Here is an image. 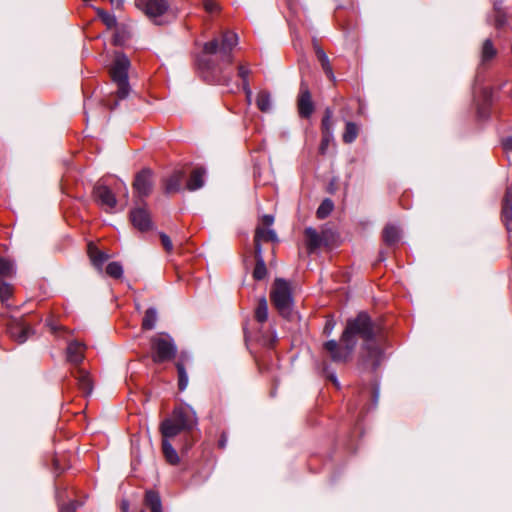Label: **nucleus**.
Masks as SVG:
<instances>
[{"label":"nucleus","mask_w":512,"mask_h":512,"mask_svg":"<svg viewBox=\"0 0 512 512\" xmlns=\"http://www.w3.org/2000/svg\"><path fill=\"white\" fill-rule=\"evenodd\" d=\"M357 338L364 341L366 361L376 368L382 359L384 335L379 327L375 326L366 313H360L356 318L347 321L340 342L327 341L324 349L334 362H346L350 359L357 344Z\"/></svg>","instance_id":"nucleus-1"},{"label":"nucleus","mask_w":512,"mask_h":512,"mask_svg":"<svg viewBox=\"0 0 512 512\" xmlns=\"http://www.w3.org/2000/svg\"><path fill=\"white\" fill-rule=\"evenodd\" d=\"M238 44V36L232 31H225L221 38H214L206 42L203 46V55L199 59V67L209 81L227 85L230 77L223 74L225 65H230L233 61L232 50Z\"/></svg>","instance_id":"nucleus-2"},{"label":"nucleus","mask_w":512,"mask_h":512,"mask_svg":"<svg viewBox=\"0 0 512 512\" xmlns=\"http://www.w3.org/2000/svg\"><path fill=\"white\" fill-rule=\"evenodd\" d=\"M197 424L195 411L188 405H180L174 408L170 417L163 420L160 424L162 435V452L165 460L171 465H177L180 462L177 451L170 443L181 432L192 430Z\"/></svg>","instance_id":"nucleus-3"},{"label":"nucleus","mask_w":512,"mask_h":512,"mask_svg":"<svg viewBox=\"0 0 512 512\" xmlns=\"http://www.w3.org/2000/svg\"><path fill=\"white\" fill-rule=\"evenodd\" d=\"M270 299L281 316L288 318L291 315L293 297L289 282L280 278L276 279L271 288Z\"/></svg>","instance_id":"nucleus-4"},{"label":"nucleus","mask_w":512,"mask_h":512,"mask_svg":"<svg viewBox=\"0 0 512 512\" xmlns=\"http://www.w3.org/2000/svg\"><path fill=\"white\" fill-rule=\"evenodd\" d=\"M130 67L129 59L122 53H117L110 67V76L112 81L117 85V97L125 99L130 93L128 83V69Z\"/></svg>","instance_id":"nucleus-5"},{"label":"nucleus","mask_w":512,"mask_h":512,"mask_svg":"<svg viewBox=\"0 0 512 512\" xmlns=\"http://www.w3.org/2000/svg\"><path fill=\"white\" fill-rule=\"evenodd\" d=\"M152 358L155 363H162L174 358L176 346L173 339L164 333L157 334L151 338Z\"/></svg>","instance_id":"nucleus-6"},{"label":"nucleus","mask_w":512,"mask_h":512,"mask_svg":"<svg viewBox=\"0 0 512 512\" xmlns=\"http://www.w3.org/2000/svg\"><path fill=\"white\" fill-rule=\"evenodd\" d=\"M331 236V231L326 228L317 231L312 227H307L304 230V237L308 253H314L320 247L328 245Z\"/></svg>","instance_id":"nucleus-7"},{"label":"nucleus","mask_w":512,"mask_h":512,"mask_svg":"<svg viewBox=\"0 0 512 512\" xmlns=\"http://www.w3.org/2000/svg\"><path fill=\"white\" fill-rule=\"evenodd\" d=\"M135 5L156 24H160L157 19L163 16L169 8V4L166 0H136Z\"/></svg>","instance_id":"nucleus-8"},{"label":"nucleus","mask_w":512,"mask_h":512,"mask_svg":"<svg viewBox=\"0 0 512 512\" xmlns=\"http://www.w3.org/2000/svg\"><path fill=\"white\" fill-rule=\"evenodd\" d=\"M93 194L96 201L106 212H111L116 207V197L109 187L98 184L94 187Z\"/></svg>","instance_id":"nucleus-9"},{"label":"nucleus","mask_w":512,"mask_h":512,"mask_svg":"<svg viewBox=\"0 0 512 512\" xmlns=\"http://www.w3.org/2000/svg\"><path fill=\"white\" fill-rule=\"evenodd\" d=\"M299 115L303 118H309L314 111V105L308 87L301 84L300 92L297 99Z\"/></svg>","instance_id":"nucleus-10"},{"label":"nucleus","mask_w":512,"mask_h":512,"mask_svg":"<svg viewBox=\"0 0 512 512\" xmlns=\"http://www.w3.org/2000/svg\"><path fill=\"white\" fill-rule=\"evenodd\" d=\"M135 192L140 197H146L152 190V173L150 170H142L136 175L133 183Z\"/></svg>","instance_id":"nucleus-11"},{"label":"nucleus","mask_w":512,"mask_h":512,"mask_svg":"<svg viewBox=\"0 0 512 512\" xmlns=\"http://www.w3.org/2000/svg\"><path fill=\"white\" fill-rule=\"evenodd\" d=\"M8 333L15 341L23 343L32 333V329L22 320H12L8 326Z\"/></svg>","instance_id":"nucleus-12"},{"label":"nucleus","mask_w":512,"mask_h":512,"mask_svg":"<svg viewBox=\"0 0 512 512\" xmlns=\"http://www.w3.org/2000/svg\"><path fill=\"white\" fill-rule=\"evenodd\" d=\"M130 219L133 226L141 232L148 231L152 227L150 214L144 208L133 209L130 213Z\"/></svg>","instance_id":"nucleus-13"},{"label":"nucleus","mask_w":512,"mask_h":512,"mask_svg":"<svg viewBox=\"0 0 512 512\" xmlns=\"http://www.w3.org/2000/svg\"><path fill=\"white\" fill-rule=\"evenodd\" d=\"M501 219L507 231H512V185L508 186L502 201Z\"/></svg>","instance_id":"nucleus-14"},{"label":"nucleus","mask_w":512,"mask_h":512,"mask_svg":"<svg viewBox=\"0 0 512 512\" xmlns=\"http://www.w3.org/2000/svg\"><path fill=\"white\" fill-rule=\"evenodd\" d=\"M85 344L79 341H71L67 346V360L69 363L78 366L84 359Z\"/></svg>","instance_id":"nucleus-15"},{"label":"nucleus","mask_w":512,"mask_h":512,"mask_svg":"<svg viewBox=\"0 0 512 512\" xmlns=\"http://www.w3.org/2000/svg\"><path fill=\"white\" fill-rule=\"evenodd\" d=\"M185 177L183 170H175L170 176L164 180V191L167 194L180 191Z\"/></svg>","instance_id":"nucleus-16"},{"label":"nucleus","mask_w":512,"mask_h":512,"mask_svg":"<svg viewBox=\"0 0 512 512\" xmlns=\"http://www.w3.org/2000/svg\"><path fill=\"white\" fill-rule=\"evenodd\" d=\"M72 375L77 380L78 387L82 393L85 396L90 395L93 390V385L89 373L86 370L77 367L75 371L72 372Z\"/></svg>","instance_id":"nucleus-17"},{"label":"nucleus","mask_w":512,"mask_h":512,"mask_svg":"<svg viewBox=\"0 0 512 512\" xmlns=\"http://www.w3.org/2000/svg\"><path fill=\"white\" fill-rule=\"evenodd\" d=\"M206 171L202 167H196L192 170L190 177L187 181V189L189 191H195L203 187L205 182Z\"/></svg>","instance_id":"nucleus-18"},{"label":"nucleus","mask_w":512,"mask_h":512,"mask_svg":"<svg viewBox=\"0 0 512 512\" xmlns=\"http://www.w3.org/2000/svg\"><path fill=\"white\" fill-rule=\"evenodd\" d=\"M277 239L274 230L269 227L258 226L255 231V250L261 248V242L275 241Z\"/></svg>","instance_id":"nucleus-19"},{"label":"nucleus","mask_w":512,"mask_h":512,"mask_svg":"<svg viewBox=\"0 0 512 512\" xmlns=\"http://www.w3.org/2000/svg\"><path fill=\"white\" fill-rule=\"evenodd\" d=\"M88 255L94 267L101 272L104 262L108 259V255L91 243L88 245Z\"/></svg>","instance_id":"nucleus-20"},{"label":"nucleus","mask_w":512,"mask_h":512,"mask_svg":"<svg viewBox=\"0 0 512 512\" xmlns=\"http://www.w3.org/2000/svg\"><path fill=\"white\" fill-rule=\"evenodd\" d=\"M256 265L253 271V277L256 280H262L267 275V268L265 265V261L262 256V249L258 248L255 251Z\"/></svg>","instance_id":"nucleus-21"},{"label":"nucleus","mask_w":512,"mask_h":512,"mask_svg":"<svg viewBox=\"0 0 512 512\" xmlns=\"http://www.w3.org/2000/svg\"><path fill=\"white\" fill-rule=\"evenodd\" d=\"M315 53H316V57H317L318 61L321 64V67H322L323 71L325 72V74L327 75V77L331 80H334L333 70H332L328 56L326 55L325 51L321 47H316Z\"/></svg>","instance_id":"nucleus-22"},{"label":"nucleus","mask_w":512,"mask_h":512,"mask_svg":"<svg viewBox=\"0 0 512 512\" xmlns=\"http://www.w3.org/2000/svg\"><path fill=\"white\" fill-rule=\"evenodd\" d=\"M400 239V230L394 225H387L383 230V240L388 245L396 244Z\"/></svg>","instance_id":"nucleus-23"},{"label":"nucleus","mask_w":512,"mask_h":512,"mask_svg":"<svg viewBox=\"0 0 512 512\" xmlns=\"http://www.w3.org/2000/svg\"><path fill=\"white\" fill-rule=\"evenodd\" d=\"M145 504L150 508L151 512H162L160 497L158 493L154 491L146 492Z\"/></svg>","instance_id":"nucleus-24"},{"label":"nucleus","mask_w":512,"mask_h":512,"mask_svg":"<svg viewBox=\"0 0 512 512\" xmlns=\"http://www.w3.org/2000/svg\"><path fill=\"white\" fill-rule=\"evenodd\" d=\"M145 504L150 508L151 512H162L160 497L158 493L154 491L146 492Z\"/></svg>","instance_id":"nucleus-25"},{"label":"nucleus","mask_w":512,"mask_h":512,"mask_svg":"<svg viewBox=\"0 0 512 512\" xmlns=\"http://www.w3.org/2000/svg\"><path fill=\"white\" fill-rule=\"evenodd\" d=\"M255 319L259 323H264L268 319V304L264 297H262L257 304L255 309Z\"/></svg>","instance_id":"nucleus-26"},{"label":"nucleus","mask_w":512,"mask_h":512,"mask_svg":"<svg viewBox=\"0 0 512 512\" xmlns=\"http://www.w3.org/2000/svg\"><path fill=\"white\" fill-rule=\"evenodd\" d=\"M15 274V265L8 258L0 256V276L12 277Z\"/></svg>","instance_id":"nucleus-27"},{"label":"nucleus","mask_w":512,"mask_h":512,"mask_svg":"<svg viewBox=\"0 0 512 512\" xmlns=\"http://www.w3.org/2000/svg\"><path fill=\"white\" fill-rule=\"evenodd\" d=\"M157 321V312L154 308H149L146 310L143 321L142 328L145 330H151L155 327Z\"/></svg>","instance_id":"nucleus-28"},{"label":"nucleus","mask_w":512,"mask_h":512,"mask_svg":"<svg viewBox=\"0 0 512 512\" xmlns=\"http://www.w3.org/2000/svg\"><path fill=\"white\" fill-rule=\"evenodd\" d=\"M256 104L262 112H268L271 108L270 94L266 91H260L257 95Z\"/></svg>","instance_id":"nucleus-29"},{"label":"nucleus","mask_w":512,"mask_h":512,"mask_svg":"<svg viewBox=\"0 0 512 512\" xmlns=\"http://www.w3.org/2000/svg\"><path fill=\"white\" fill-rule=\"evenodd\" d=\"M358 126L353 122H347L345 131L343 133V141L345 143H352L358 136Z\"/></svg>","instance_id":"nucleus-30"},{"label":"nucleus","mask_w":512,"mask_h":512,"mask_svg":"<svg viewBox=\"0 0 512 512\" xmlns=\"http://www.w3.org/2000/svg\"><path fill=\"white\" fill-rule=\"evenodd\" d=\"M496 49L494 48L490 39H486L483 43L481 60L483 63L490 61L496 55Z\"/></svg>","instance_id":"nucleus-31"},{"label":"nucleus","mask_w":512,"mask_h":512,"mask_svg":"<svg viewBox=\"0 0 512 512\" xmlns=\"http://www.w3.org/2000/svg\"><path fill=\"white\" fill-rule=\"evenodd\" d=\"M98 17L101 19V21L107 26V28H113L116 26V18L114 15L104 11L101 8H94Z\"/></svg>","instance_id":"nucleus-32"},{"label":"nucleus","mask_w":512,"mask_h":512,"mask_svg":"<svg viewBox=\"0 0 512 512\" xmlns=\"http://www.w3.org/2000/svg\"><path fill=\"white\" fill-rule=\"evenodd\" d=\"M176 368L178 372V388L180 391H184L188 385V375L185 370L183 363H176Z\"/></svg>","instance_id":"nucleus-33"},{"label":"nucleus","mask_w":512,"mask_h":512,"mask_svg":"<svg viewBox=\"0 0 512 512\" xmlns=\"http://www.w3.org/2000/svg\"><path fill=\"white\" fill-rule=\"evenodd\" d=\"M333 207V202L330 199L323 200L316 211L317 217L319 219H325L332 212Z\"/></svg>","instance_id":"nucleus-34"},{"label":"nucleus","mask_w":512,"mask_h":512,"mask_svg":"<svg viewBox=\"0 0 512 512\" xmlns=\"http://www.w3.org/2000/svg\"><path fill=\"white\" fill-rule=\"evenodd\" d=\"M106 273L112 278L119 279L123 275V268L119 262H110L106 267Z\"/></svg>","instance_id":"nucleus-35"},{"label":"nucleus","mask_w":512,"mask_h":512,"mask_svg":"<svg viewBox=\"0 0 512 512\" xmlns=\"http://www.w3.org/2000/svg\"><path fill=\"white\" fill-rule=\"evenodd\" d=\"M332 117H333L332 110L330 108H326L324 117H323L322 123H321L322 133L332 132V126H333Z\"/></svg>","instance_id":"nucleus-36"},{"label":"nucleus","mask_w":512,"mask_h":512,"mask_svg":"<svg viewBox=\"0 0 512 512\" xmlns=\"http://www.w3.org/2000/svg\"><path fill=\"white\" fill-rule=\"evenodd\" d=\"M251 70L247 64H239L237 69V75L242 80V86L249 84V75Z\"/></svg>","instance_id":"nucleus-37"},{"label":"nucleus","mask_w":512,"mask_h":512,"mask_svg":"<svg viewBox=\"0 0 512 512\" xmlns=\"http://www.w3.org/2000/svg\"><path fill=\"white\" fill-rule=\"evenodd\" d=\"M332 140H333V132L322 133V139H321V143L319 146L320 154H322V155L326 154L327 149H328L330 143L332 142Z\"/></svg>","instance_id":"nucleus-38"},{"label":"nucleus","mask_w":512,"mask_h":512,"mask_svg":"<svg viewBox=\"0 0 512 512\" xmlns=\"http://www.w3.org/2000/svg\"><path fill=\"white\" fill-rule=\"evenodd\" d=\"M202 6L208 13H217L220 11V5L216 0H202Z\"/></svg>","instance_id":"nucleus-39"},{"label":"nucleus","mask_w":512,"mask_h":512,"mask_svg":"<svg viewBox=\"0 0 512 512\" xmlns=\"http://www.w3.org/2000/svg\"><path fill=\"white\" fill-rule=\"evenodd\" d=\"M11 286L5 282H0V301L4 302L11 296Z\"/></svg>","instance_id":"nucleus-40"},{"label":"nucleus","mask_w":512,"mask_h":512,"mask_svg":"<svg viewBox=\"0 0 512 512\" xmlns=\"http://www.w3.org/2000/svg\"><path fill=\"white\" fill-rule=\"evenodd\" d=\"M161 243L167 252H170L173 248L171 239L164 233L160 234Z\"/></svg>","instance_id":"nucleus-41"},{"label":"nucleus","mask_w":512,"mask_h":512,"mask_svg":"<svg viewBox=\"0 0 512 512\" xmlns=\"http://www.w3.org/2000/svg\"><path fill=\"white\" fill-rule=\"evenodd\" d=\"M242 89H243V91L245 93V96H246L247 105H251V103H252V90L250 88V84L243 85Z\"/></svg>","instance_id":"nucleus-42"},{"label":"nucleus","mask_w":512,"mask_h":512,"mask_svg":"<svg viewBox=\"0 0 512 512\" xmlns=\"http://www.w3.org/2000/svg\"><path fill=\"white\" fill-rule=\"evenodd\" d=\"M335 322L332 319H329L326 321L325 327H324V333L326 335H330L332 330L334 329Z\"/></svg>","instance_id":"nucleus-43"},{"label":"nucleus","mask_w":512,"mask_h":512,"mask_svg":"<svg viewBox=\"0 0 512 512\" xmlns=\"http://www.w3.org/2000/svg\"><path fill=\"white\" fill-rule=\"evenodd\" d=\"M263 227H270L273 224L274 218L272 215H264L261 219Z\"/></svg>","instance_id":"nucleus-44"},{"label":"nucleus","mask_w":512,"mask_h":512,"mask_svg":"<svg viewBox=\"0 0 512 512\" xmlns=\"http://www.w3.org/2000/svg\"><path fill=\"white\" fill-rule=\"evenodd\" d=\"M503 148L506 151H512V136L505 138L502 142Z\"/></svg>","instance_id":"nucleus-45"},{"label":"nucleus","mask_w":512,"mask_h":512,"mask_svg":"<svg viewBox=\"0 0 512 512\" xmlns=\"http://www.w3.org/2000/svg\"><path fill=\"white\" fill-rule=\"evenodd\" d=\"M62 512H75L76 504L74 502H70L69 504L61 507Z\"/></svg>","instance_id":"nucleus-46"},{"label":"nucleus","mask_w":512,"mask_h":512,"mask_svg":"<svg viewBox=\"0 0 512 512\" xmlns=\"http://www.w3.org/2000/svg\"><path fill=\"white\" fill-rule=\"evenodd\" d=\"M120 509L122 512H128L129 511V503L126 500H123L120 505Z\"/></svg>","instance_id":"nucleus-47"},{"label":"nucleus","mask_w":512,"mask_h":512,"mask_svg":"<svg viewBox=\"0 0 512 512\" xmlns=\"http://www.w3.org/2000/svg\"><path fill=\"white\" fill-rule=\"evenodd\" d=\"M226 442H227V439H226L225 435L223 434L219 440V447L225 448Z\"/></svg>","instance_id":"nucleus-48"},{"label":"nucleus","mask_w":512,"mask_h":512,"mask_svg":"<svg viewBox=\"0 0 512 512\" xmlns=\"http://www.w3.org/2000/svg\"><path fill=\"white\" fill-rule=\"evenodd\" d=\"M109 1L113 6H115L117 8H119L123 4V0H109Z\"/></svg>","instance_id":"nucleus-49"},{"label":"nucleus","mask_w":512,"mask_h":512,"mask_svg":"<svg viewBox=\"0 0 512 512\" xmlns=\"http://www.w3.org/2000/svg\"><path fill=\"white\" fill-rule=\"evenodd\" d=\"M49 326H50V329H51V331H52L53 333H57V332H58V330L62 329L61 327H58V326H56V325H55V324H53V323H50V324H49Z\"/></svg>","instance_id":"nucleus-50"},{"label":"nucleus","mask_w":512,"mask_h":512,"mask_svg":"<svg viewBox=\"0 0 512 512\" xmlns=\"http://www.w3.org/2000/svg\"><path fill=\"white\" fill-rule=\"evenodd\" d=\"M330 380L333 382V384H335L337 387L339 386V383L337 381V378L334 376V375H331L330 376Z\"/></svg>","instance_id":"nucleus-51"},{"label":"nucleus","mask_w":512,"mask_h":512,"mask_svg":"<svg viewBox=\"0 0 512 512\" xmlns=\"http://www.w3.org/2000/svg\"><path fill=\"white\" fill-rule=\"evenodd\" d=\"M372 393H373V396H374V399H375V402H376L377 401V397H378L377 391L373 390Z\"/></svg>","instance_id":"nucleus-52"},{"label":"nucleus","mask_w":512,"mask_h":512,"mask_svg":"<svg viewBox=\"0 0 512 512\" xmlns=\"http://www.w3.org/2000/svg\"><path fill=\"white\" fill-rule=\"evenodd\" d=\"M140 512H145V511L141 510Z\"/></svg>","instance_id":"nucleus-53"}]
</instances>
